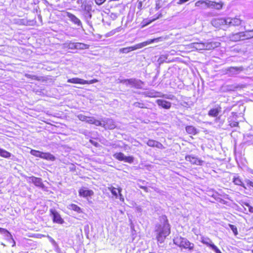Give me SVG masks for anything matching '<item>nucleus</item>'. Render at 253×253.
<instances>
[{
    "label": "nucleus",
    "instance_id": "obj_1",
    "mask_svg": "<svg viewBox=\"0 0 253 253\" xmlns=\"http://www.w3.org/2000/svg\"><path fill=\"white\" fill-rule=\"evenodd\" d=\"M159 221L160 223L156 226V238L158 243L162 244L164 243L166 238L170 234L171 228L166 215L160 216Z\"/></svg>",
    "mask_w": 253,
    "mask_h": 253
},
{
    "label": "nucleus",
    "instance_id": "obj_2",
    "mask_svg": "<svg viewBox=\"0 0 253 253\" xmlns=\"http://www.w3.org/2000/svg\"><path fill=\"white\" fill-rule=\"evenodd\" d=\"M174 245L181 250L184 249L189 251L193 250L194 244L190 242L188 239L181 236H176L173 239Z\"/></svg>",
    "mask_w": 253,
    "mask_h": 253
},
{
    "label": "nucleus",
    "instance_id": "obj_3",
    "mask_svg": "<svg viewBox=\"0 0 253 253\" xmlns=\"http://www.w3.org/2000/svg\"><path fill=\"white\" fill-rule=\"evenodd\" d=\"M162 37H158L153 39H150L142 42L139 43L134 45V46H129L126 47L122 48L120 49V52L123 53H127L134 50L142 48L148 44L152 43L155 42H158L160 41Z\"/></svg>",
    "mask_w": 253,
    "mask_h": 253
},
{
    "label": "nucleus",
    "instance_id": "obj_4",
    "mask_svg": "<svg viewBox=\"0 0 253 253\" xmlns=\"http://www.w3.org/2000/svg\"><path fill=\"white\" fill-rule=\"evenodd\" d=\"M235 37V41L248 40L253 38V30L240 32L233 35Z\"/></svg>",
    "mask_w": 253,
    "mask_h": 253
},
{
    "label": "nucleus",
    "instance_id": "obj_5",
    "mask_svg": "<svg viewBox=\"0 0 253 253\" xmlns=\"http://www.w3.org/2000/svg\"><path fill=\"white\" fill-rule=\"evenodd\" d=\"M113 157L119 161H124L129 164H132L134 161V157L132 156H126L121 152L114 153Z\"/></svg>",
    "mask_w": 253,
    "mask_h": 253
},
{
    "label": "nucleus",
    "instance_id": "obj_6",
    "mask_svg": "<svg viewBox=\"0 0 253 253\" xmlns=\"http://www.w3.org/2000/svg\"><path fill=\"white\" fill-rule=\"evenodd\" d=\"M222 108L220 105L218 104L215 106L214 107L211 108L208 113V115L209 116L215 118H219L218 116L221 113Z\"/></svg>",
    "mask_w": 253,
    "mask_h": 253
},
{
    "label": "nucleus",
    "instance_id": "obj_7",
    "mask_svg": "<svg viewBox=\"0 0 253 253\" xmlns=\"http://www.w3.org/2000/svg\"><path fill=\"white\" fill-rule=\"evenodd\" d=\"M186 161L189 162L192 165L202 166L204 161L198 157L191 155H187L185 157Z\"/></svg>",
    "mask_w": 253,
    "mask_h": 253
},
{
    "label": "nucleus",
    "instance_id": "obj_8",
    "mask_svg": "<svg viewBox=\"0 0 253 253\" xmlns=\"http://www.w3.org/2000/svg\"><path fill=\"white\" fill-rule=\"evenodd\" d=\"M50 214L52 216V221L54 223L62 224L64 223V220L60 214L54 209H50Z\"/></svg>",
    "mask_w": 253,
    "mask_h": 253
},
{
    "label": "nucleus",
    "instance_id": "obj_9",
    "mask_svg": "<svg viewBox=\"0 0 253 253\" xmlns=\"http://www.w3.org/2000/svg\"><path fill=\"white\" fill-rule=\"evenodd\" d=\"M201 242L203 244H205L207 246L211 248L216 253H222L220 250L212 243L210 238H203L201 239Z\"/></svg>",
    "mask_w": 253,
    "mask_h": 253
},
{
    "label": "nucleus",
    "instance_id": "obj_10",
    "mask_svg": "<svg viewBox=\"0 0 253 253\" xmlns=\"http://www.w3.org/2000/svg\"><path fill=\"white\" fill-rule=\"evenodd\" d=\"M94 195V192L92 190L87 189L82 187L79 190V195L81 197L87 198L91 197Z\"/></svg>",
    "mask_w": 253,
    "mask_h": 253
},
{
    "label": "nucleus",
    "instance_id": "obj_11",
    "mask_svg": "<svg viewBox=\"0 0 253 253\" xmlns=\"http://www.w3.org/2000/svg\"><path fill=\"white\" fill-rule=\"evenodd\" d=\"M208 8L214 9L216 10L221 9L222 7L223 3L221 1H216L214 0H208Z\"/></svg>",
    "mask_w": 253,
    "mask_h": 253
},
{
    "label": "nucleus",
    "instance_id": "obj_12",
    "mask_svg": "<svg viewBox=\"0 0 253 253\" xmlns=\"http://www.w3.org/2000/svg\"><path fill=\"white\" fill-rule=\"evenodd\" d=\"M108 189L111 191L112 195L116 198H117L119 194L120 199L122 201H124V198H123L122 195L121 194L122 189L120 187L117 188L111 186L108 187Z\"/></svg>",
    "mask_w": 253,
    "mask_h": 253
},
{
    "label": "nucleus",
    "instance_id": "obj_13",
    "mask_svg": "<svg viewBox=\"0 0 253 253\" xmlns=\"http://www.w3.org/2000/svg\"><path fill=\"white\" fill-rule=\"evenodd\" d=\"M146 144L148 146L151 147H156L160 149L165 148V147L161 142L153 139H149Z\"/></svg>",
    "mask_w": 253,
    "mask_h": 253
},
{
    "label": "nucleus",
    "instance_id": "obj_14",
    "mask_svg": "<svg viewBox=\"0 0 253 253\" xmlns=\"http://www.w3.org/2000/svg\"><path fill=\"white\" fill-rule=\"evenodd\" d=\"M156 103L159 107L165 109H169L171 106V104L170 102L163 99L157 100Z\"/></svg>",
    "mask_w": 253,
    "mask_h": 253
},
{
    "label": "nucleus",
    "instance_id": "obj_15",
    "mask_svg": "<svg viewBox=\"0 0 253 253\" xmlns=\"http://www.w3.org/2000/svg\"><path fill=\"white\" fill-rule=\"evenodd\" d=\"M162 16V13H159L156 17H155L151 20H148L146 19H144L142 20V21L141 22V27L143 28V27L148 25L149 24H151L152 22L156 20L157 19H159V18L161 17Z\"/></svg>",
    "mask_w": 253,
    "mask_h": 253
},
{
    "label": "nucleus",
    "instance_id": "obj_16",
    "mask_svg": "<svg viewBox=\"0 0 253 253\" xmlns=\"http://www.w3.org/2000/svg\"><path fill=\"white\" fill-rule=\"evenodd\" d=\"M208 0H199L195 3L196 7L200 8L206 9L208 8Z\"/></svg>",
    "mask_w": 253,
    "mask_h": 253
},
{
    "label": "nucleus",
    "instance_id": "obj_17",
    "mask_svg": "<svg viewBox=\"0 0 253 253\" xmlns=\"http://www.w3.org/2000/svg\"><path fill=\"white\" fill-rule=\"evenodd\" d=\"M232 182L235 185L240 186L243 187L245 189H247V186L244 184L242 179L239 176H234L233 178Z\"/></svg>",
    "mask_w": 253,
    "mask_h": 253
},
{
    "label": "nucleus",
    "instance_id": "obj_18",
    "mask_svg": "<svg viewBox=\"0 0 253 253\" xmlns=\"http://www.w3.org/2000/svg\"><path fill=\"white\" fill-rule=\"evenodd\" d=\"M67 16L70 18V20L73 22L74 24L79 26L81 25V22L80 20L75 15L73 14L70 12H67Z\"/></svg>",
    "mask_w": 253,
    "mask_h": 253
},
{
    "label": "nucleus",
    "instance_id": "obj_19",
    "mask_svg": "<svg viewBox=\"0 0 253 253\" xmlns=\"http://www.w3.org/2000/svg\"><path fill=\"white\" fill-rule=\"evenodd\" d=\"M69 209L76 212L78 213H83V210L75 204H71L69 205Z\"/></svg>",
    "mask_w": 253,
    "mask_h": 253
},
{
    "label": "nucleus",
    "instance_id": "obj_20",
    "mask_svg": "<svg viewBox=\"0 0 253 253\" xmlns=\"http://www.w3.org/2000/svg\"><path fill=\"white\" fill-rule=\"evenodd\" d=\"M106 129H113L116 127L115 122L111 119H108L103 125Z\"/></svg>",
    "mask_w": 253,
    "mask_h": 253
},
{
    "label": "nucleus",
    "instance_id": "obj_21",
    "mask_svg": "<svg viewBox=\"0 0 253 253\" xmlns=\"http://www.w3.org/2000/svg\"><path fill=\"white\" fill-rule=\"evenodd\" d=\"M67 82L71 84H84V80L79 78H73L68 79Z\"/></svg>",
    "mask_w": 253,
    "mask_h": 253
},
{
    "label": "nucleus",
    "instance_id": "obj_22",
    "mask_svg": "<svg viewBox=\"0 0 253 253\" xmlns=\"http://www.w3.org/2000/svg\"><path fill=\"white\" fill-rule=\"evenodd\" d=\"M186 132L189 134L195 135L198 133L197 128L193 126H187L185 127Z\"/></svg>",
    "mask_w": 253,
    "mask_h": 253
},
{
    "label": "nucleus",
    "instance_id": "obj_23",
    "mask_svg": "<svg viewBox=\"0 0 253 253\" xmlns=\"http://www.w3.org/2000/svg\"><path fill=\"white\" fill-rule=\"evenodd\" d=\"M41 158L50 161H54L55 160V157L48 152H42Z\"/></svg>",
    "mask_w": 253,
    "mask_h": 253
},
{
    "label": "nucleus",
    "instance_id": "obj_24",
    "mask_svg": "<svg viewBox=\"0 0 253 253\" xmlns=\"http://www.w3.org/2000/svg\"><path fill=\"white\" fill-rule=\"evenodd\" d=\"M86 122L89 124L94 125L96 126H102V124L100 121L97 120L93 118H89L86 121Z\"/></svg>",
    "mask_w": 253,
    "mask_h": 253
},
{
    "label": "nucleus",
    "instance_id": "obj_25",
    "mask_svg": "<svg viewBox=\"0 0 253 253\" xmlns=\"http://www.w3.org/2000/svg\"><path fill=\"white\" fill-rule=\"evenodd\" d=\"M0 232L6 237L7 239L12 240L13 242V245H12V246H14L15 245V242L12 238L11 235L7 230L4 229H0Z\"/></svg>",
    "mask_w": 253,
    "mask_h": 253
},
{
    "label": "nucleus",
    "instance_id": "obj_26",
    "mask_svg": "<svg viewBox=\"0 0 253 253\" xmlns=\"http://www.w3.org/2000/svg\"><path fill=\"white\" fill-rule=\"evenodd\" d=\"M33 183L38 187H42L43 184L42 179L37 177H33Z\"/></svg>",
    "mask_w": 253,
    "mask_h": 253
},
{
    "label": "nucleus",
    "instance_id": "obj_27",
    "mask_svg": "<svg viewBox=\"0 0 253 253\" xmlns=\"http://www.w3.org/2000/svg\"><path fill=\"white\" fill-rule=\"evenodd\" d=\"M133 106L141 109H147V107L143 102H136L133 103Z\"/></svg>",
    "mask_w": 253,
    "mask_h": 253
},
{
    "label": "nucleus",
    "instance_id": "obj_28",
    "mask_svg": "<svg viewBox=\"0 0 253 253\" xmlns=\"http://www.w3.org/2000/svg\"><path fill=\"white\" fill-rule=\"evenodd\" d=\"M10 155V153L0 148V156L4 158H9Z\"/></svg>",
    "mask_w": 253,
    "mask_h": 253
},
{
    "label": "nucleus",
    "instance_id": "obj_29",
    "mask_svg": "<svg viewBox=\"0 0 253 253\" xmlns=\"http://www.w3.org/2000/svg\"><path fill=\"white\" fill-rule=\"evenodd\" d=\"M230 23L234 26L239 25L241 24L242 21L240 19L235 18L231 19Z\"/></svg>",
    "mask_w": 253,
    "mask_h": 253
},
{
    "label": "nucleus",
    "instance_id": "obj_30",
    "mask_svg": "<svg viewBox=\"0 0 253 253\" xmlns=\"http://www.w3.org/2000/svg\"><path fill=\"white\" fill-rule=\"evenodd\" d=\"M245 182H246L245 185H246V186H247V189L248 188H249V189L252 188L253 189V181H252L250 180L247 179V180H245Z\"/></svg>",
    "mask_w": 253,
    "mask_h": 253
},
{
    "label": "nucleus",
    "instance_id": "obj_31",
    "mask_svg": "<svg viewBox=\"0 0 253 253\" xmlns=\"http://www.w3.org/2000/svg\"><path fill=\"white\" fill-rule=\"evenodd\" d=\"M75 46L77 48H82V49H86L88 48L87 45L84 44V43H77Z\"/></svg>",
    "mask_w": 253,
    "mask_h": 253
},
{
    "label": "nucleus",
    "instance_id": "obj_32",
    "mask_svg": "<svg viewBox=\"0 0 253 253\" xmlns=\"http://www.w3.org/2000/svg\"><path fill=\"white\" fill-rule=\"evenodd\" d=\"M229 226L230 227V228L232 230L233 232L234 233V234L235 236H236L238 234L237 228L235 225L229 224Z\"/></svg>",
    "mask_w": 253,
    "mask_h": 253
},
{
    "label": "nucleus",
    "instance_id": "obj_33",
    "mask_svg": "<svg viewBox=\"0 0 253 253\" xmlns=\"http://www.w3.org/2000/svg\"><path fill=\"white\" fill-rule=\"evenodd\" d=\"M238 125H239V123L237 121H230L229 122V125L231 127H237L238 126Z\"/></svg>",
    "mask_w": 253,
    "mask_h": 253
},
{
    "label": "nucleus",
    "instance_id": "obj_34",
    "mask_svg": "<svg viewBox=\"0 0 253 253\" xmlns=\"http://www.w3.org/2000/svg\"><path fill=\"white\" fill-rule=\"evenodd\" d=\"M98 82V80L97 79H92V80H89V81L84 80V84H94V83H97Z\"/></svg>",
    "mask_w": 253,
    "mask_h": 253
},
{
    "label": "nucleus",
    "instance_id": "obj_35",
    "mask_svg": "<svg viewBox=\"0 0 253 253\" xmlns=\"http://www.w3.org/2000/svg\"><path fill=\"white\" fill-rule=\"evenodd\" d=\"M42 152L33 150V155L38 157L40 158L42 157Z\"/></svg>",
    "mask_w": 253,
    "mask_h": 253
},
{
    "label": "nucleus",
    "instance_id": "obj_36",
    "mask_svg": "<svg viewBox=\"0 0 253 253\" xmlns=\"http://www.w3.org/2000/svg\"><path fill=\"white\" fill-rule=\"evenodd\" d=\"M230 70H233L235 71L239 72L243 71V68L242 67H231L230 68Z\"/></svg>",
    "mask_w": 253,
    "mask_h": 253
},
{
    "label": "nucleus",
    "instance_id": "obj_37",
    "mask_svg": "<svg viewBox=\"0 0 253 253\" xmlns=\"http://www.w3.org/2000/svg\"><path fill=\"white\" fill-rule=\"evenodd\" d=\"M89 142H90V143H91L93 145H94V146H95V147H98V146H99V144H98V142H96V141H94V140H92V139H90V140H89Z\"/></svg>",
    "mask_w": 253,
    "mask_h": 253
},
{
    "label": "nucleus",
    "instance_id": "obj_38",
    "mask_svg": "<svg viewBox=\"0 0 253 253\" xmlns=\"http://www.w3.org/2000/svg\"><path fill=\"white\" fill-rule=\"evenodd\" d=\"M105 0H95V2L97 5H101L103 4Z\"/></svg>",
    "mask_w": 253,
    "mask_h": 253
},
{
    "label": "nucleus",
    "instance_id": "obj_39",
    "mask_svg": "<svg viewBox=\"0 0 253 253\" xmlns=\"http://www.w3.org/2000/svg\"><path fill=\"white\" fill-rule=\"evenodd\" d=\"M189 0H179V1L177 2V3L178 4H182Z\"/></svg>",
    "mask_w": 253,
    "mask_h": 253
},
{
    "label": "nucleus",
    "instance_id": "obj_40",
    "mask_svg": "<svg viewBox=\"0 0 253 253\" xmlns=\"http://www.w3.org/2000/svg\"><path fill=\"white\" fill-rule=\"evenodd\" d=\"M140 188L144 190L145 192H148V188L146 186H139Z\"/></svg>",
    "mask_w": 253,
    "mask_h": 253
},
{
    "label": "nucleus",
    "instance_id": "obj_41",
    "mask_svg": "<svg viewBox=\"0 0 253 253\" xmlns=\"http://www.w3.org/2000/svg\"><path fill=\"white\" fill-rule=\"evenodd\" d=\"M134 80H133V79H129V80H127V82H128V83H129L130 84H133V83H134Z\"/></svg>",
    "mask_w": 253,
    "mask_h": 253
},
{
    "label": "nucleus",
    "instance_id": "obj_42",
    "mask_svg": "<svg viewBox=\"0 0 253 253\" xmlns=\"http://www.w3.org/2000/svg\"><path fill=\"white\" fill-rule=\"evenodd\" d=\"M249 210L251 212H253V207L250 206L249 207Z\"/></svg>",
    "mask_w": 253,
    "mask_h": 253
},
{
    "label": "nucleus",
    "instance_id": "obj_43",
    "mask_svg": "<svg viewBox=\"0 0 253 253\" xmlns=\"http://www.w3.org/2000/svg\"><path fill=\"white\" fill-rule=\"evenodd\" d=\"M151 97H156L157 96H149Z\"/></svg>",
    "mask_w": 253,
    "mask_h": 253
},
{
    "label": "nucleus",
    "instance_id": "obj_44",
    "mask_svg": "<svg viewBox=\"0 0 253 253\" xmlns=\"http://www.w3.org/2000/svg\"><path fill=\"white\" fill-rule=\"evenodd\" d=\"M141 5H142V4H141V2H140V5H139V7H141Z\"/></svg>",
    "mask_w": 253,
    "mask_h": 253
},
{
    "label": "nucleus",
    "instance_id": "obj_45",
    "mask_svg": "<svg viewBox=\"0 0 253 253\" xmlns=\"http://www.w3.org/2000/svg\"><path fill=\"white\" fill-rule=\"evenodd\" d=\"M166 98H168V99H171V98L168 97H167Z\"/></svg>",
    "mask_w": 253,
    "mask_h": 253
},
{
    "label": "nucleus",
    "instance_id": "obj_46",
    "mask_svg": "<svg viewBox=\"0 0 253 253\" xmlns=\"http://www.w3.org/2000/svg\"><path fill=\"white\" fill-rule=\"evenodd\" d=\"M164 96H165L164 95H163L162 96H160V97H164Z\"/></svg>",
    "mask_w": 253,
    "mask_h": 253
},
{
    "label": "nucleus",
    "instance_id": "obj_47",
    "mask_svg": "<svg viewBox=\"0 0 253 253\" xmlns=\"http://www.w3.org/2000/svg\"><path fill=\"white\" fill-rule=\"evenodd\" d=\"M252 219H253V216Z\"/></svg>",
    "mask_w": 253,
    "mask_h": 253
},
{
    "label": "nucleus",
    "instance_id": "obj_48",
    "mask_svg": "<svg viewBox=\"0 0 253 253\" xmlns=\"http://www.w3.org/2000/svg\"><path fill=\"white\" fill-rule=\"evenodd\" d=\"M252 228L253 229V227Z\"/></svg>",
    "mask_w": 253,
    "mask_h": 253
}]
</instances>
